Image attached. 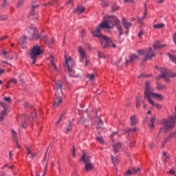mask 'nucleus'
<instances>
[{"instance_id": "obj_1", "label": "nucleus", "mask_w": 176, "mask_h": 176, "mask_svg": "<svg viewBox=\"0 0 176 176\" xmlns=\"http://www.w3.org/2000/svg\"><path fill=\"white\" fill-rule=\"evenodd\" d=\"M116 25L117 30L119 32L118 38L120 39V36L124 34L123 28L120 25V21L116 16H111L104 19V21L96 27L94 31H92L91 34L94 38H99L102 47L104 49L111 47L113 49H116L117 46L113 43L111 38L107 37L104 35L101 34V30L104 28H113V25Z\"/></svg>"}, {"instance_id": "obj_2", "label": "nucleus", "mask_w": 176, "mask_h": 176, "mask_svg": "<svg viewBox=\"0 0 176 176\" xmlns=\"http://www.w3.org/2000/svg\"><path fill=\"white\" fill-rule=\"evenodd\" d=\"M151 97L157 98V100H163V95L154 93L152 87H151V82L147 81L144 88V98L149 101V98H151Z\"/></svg>"}, {"instance_id": "obj_3", "label": "nucleus", "mask_w": 176, "mask_h": 176, "mask_svg": "<svg viewBox=\"0 0 176 176\" xmlns=\"http://www.w3.org/2000/svg\"><path fill=\"white\" fill-rule=\"evenodd\" d=\"M55 82V87H54L55 90V96L56 98L54 99V104L53 105L54 108H57L60 105V102H63V99H61V96H60L63 93V84L60 81Z\"/></svg>"}, {"instance_id": "obj_4", "label": "nucleus", "mask_w": 176, "mask_h": 176, "mask_svg": "<svg viewBox=\"0 0 176 176\" xmlns=\"http://www.w3.org/2000/svg\"><path fill=\"white\" fill-rule=\"evenodd\" d=\"M155 69L157 71H160V72H162L161 74H159L158 76H157V79H160L162 78L166 82H168L170 80V78H175L176 73H173V72L164 69V67H155Z\"/></svg>"}, {"instance_id": "obj_5", "label": "nucleus", "mask_w": 176, "mask_h": 176, "mask_svg": "<svg viewBox=\"0 0 176 176\" xmlns=\"http://www.w3.org/2000/svg\"><path fill=\"white\" fill-rule=\"evenodd\" d=\"M175 122H176V106L175 108V115L170 116L168 118V120L164 119L162 121V123L164 124V130H165V131H168V130H171V129H173L174 126L175 125Z\"/></svg>"}, {"instance_id": "obj_6", "label": "nucleus", "mask_w": 176, "mask_h": 176, "mask_svg": "<svg viewBox=\"0 0 176 176\" xmlns=\"http://www.w3.org/2000/svg\"><path fill=\"white\" fill-rule=\"evenodd\" d=\"M65 71H67L70 76H75V72L74 71V67H75V60H74V59L71 56L67 58V56H65Z\"/></svg>"}, {"instance_id": "obj_7", "label": "nucleus", "mask_w": 176, "mask_h": 176, "mask_svg": "<svg viewBox=\"0 0 176 176\" xmlns=\"http://www.w3.org/2000/svg\"><path fill=\"white\" fill-rule=\"evenodd\" d=\"M43 53V51L41 50V47L39 45H34L30 52V57L31 60H32V64L34 65L36 63V58L38 56H41Z\"/></svg>"}, {"instance_id": "obj_8", "label": "nucleus", "mask_w": 176, "mask_h": 176, "mask_svg": "<svg viewBox=\"0 0 176 176\" xmlns=\"http://www.w3.org/2000/svg\"><path fill=\"white\" fill-rule=\"evenodd\" d=\"M138 53L140 56L145 54L143 61H148V60H151V58H152V57L155 56V52L153 51V49H152V47H149L148 49L143 50H139L138 51Z\"/></svg>"}, {"instance_id": "obj_9", "label": "nucleus", "mask_w": 176, "mask_h": 176, "mask_svg": "<svg viewBox=\"0 0 176 176\" xmlns=\"http://www.w3.org/2000/svg\"><path fill=\"white\" fill-rule=\"evenodd\" d=\"M81 160L85 164L84 169L85 171H91L93 170V164L90 162V156L86 153H83Z\"/></svg>"}, {"instance_id": "obj_10", "label": "nucleus", "mask_w": 176, "mask_h": 176, "mask_svg": "<svg viewBox=\"0 0 176 176\" xmlns=\"http://www.w3.org/2000/svg\"><path fill=\"white\" fill-rule=\"evenodd\" d=\"M0 105L4 109V110H2L0 113V122H3L5 118H6V115H8V112L10 111V107L6 103L1 100Z\"/></svg>"}, {"instance_id": "obj_11", "label": "nucleus", "mask_w": 176, "mask_h": 176, "mask_svg": "<svg viewBox=\"0 0 176 176\" xmlns=\"http://www.w3.org/2000/svg\"><path fill=\"white\" fill-rule=\"evenodd\" d=\"M78 53L80 57V61L85 63V67H89L90 65V61L87 59V56H86V52H85V49L82 47H78Z\"/></svg>"}, {"instance_id": "obj_12", "label": "nucleus", "mask_w": 176, "mask_h": 176, "mask_svg": "<svg viewBox=\"0 0 176 176\" xmlns=\"http://www.w3.org/2000/svg\"><path fill=\"white\" fill-rule=\"evenodd\" d=\"M27 31L29 34H30V35H32V36L30 37V41L39 39V32H38V30H36L35 28H29L27 29Z\"/></svg>"}, {"instance_id": "obj_13", "label": "nucleus", "mask_w": 176, "mask_h": 176, "mask_svg": "<svg viewBox=\"0 0 176 176\" xmlns=\"http://www.w3.org/2000/svg\"><path fill=\"white\" fill-rule=\"evenodd\" d=\"M176 136V131L172 132L170 135H168L164 141L162 142V148H164V146L170 140H172V138H174Z\"/></svg>"}, {"instance_id": "obj_14", "label": "nucleus", "mask_w": 176, "mask_h": 176, "mask_svg": "<svg viewBox=\"0 0 176 176\" xmlns=\"http://www.w3.org/2000/svg\"><path fill=\"white\" fill-rule=\"evenodd\" d=\"M122 25L126 30V34H129L130 32V28L133 27V24L127 21L126 19H122Z\"/></svg>"}, {"instance_id": "obj_15", "label": "nucleus", "mask_w": 176, "mask_h": 176, "mask_svg": "<svg viewBox=\"0 0 176 176\" xmlns=\"http://www.w3.org/2000/svg\"><path fill=\"white\" fill-rule=\"evenodd\" d=\"M140 171H141V168H133L132 170H129L126 172V175H131L132 174H138V173H140Z\"/></svg>"}, {"instance_id": "obj_16", "label": "nucleus", "mask_w": 176, "mask_h": 176, "mask_svg": "<svg viewBox=\"0 0 176 176\" xmlns=\"http://www.w3.org/2000/svg\"><path fill=\"white\" fill-rule=\"evenodd\" d=\"M147 101H148V102H149V104L153 105V107H155L156 108V109H162V104L155 103V102H153L152 98H148V100H147Z\"/></svg>"}, {"instance_id": "obj_17", "label": "nucleus", "mask_w": 176, "mask_h": 176, "mask_svg": "<svg viewBox=\"0 0 176 176\" xmlns=\"http://www.w3.org/2000/svg\"><path fill=\"white\" fill-rule=\"evenodd\" d=\"M131 126H135L137 123H138V120H137V116H131L129 118Z\"/></svg>"}, {"instance_id": "obj_18", "label": "nucleus", "mask_w": 176, "mask_h": 176, "mask_svg": "<svg viewBox=\"0 0 176 176\" xmlns=\"http://www.w3.org/2000/svg\"><path fill=\"white\" fill-rule=\"evenodd\" d=\"M154 47V50H157V49H162V47H164V45H160V41H155V43L153 45Z\"/></svg>"}, {"instance_id": "obj_19", "label": "nucleus", "mask_w": 176, "mask_h": 176, "mask_svg": "<svg viewBox=\"0 0 176 176\" xmlns=\"http://www.w3.org/2000/svg\"><path fill=\"white\" fill-rule=\"evenodd\" d=\"M120 148H122V143L120 142H118L113 146V149L116 153L119 152V149H120Z\"/></svg>"}, {"instance_id": "obj_20", "label": "nucleus", "mask_w": 176, "mask_h": 176, "mask_svg": "<svg viewBox=\"0 0 176 176\" xmlns=\"http://www.w3.org/2000/svg\"><path fill=\"white\" fill-rule=\"evenodd\" d=\"M138 58V56L137 55L131 54L130 56V60L126 61V65H129V63H133V62L135 61V60H137Z\"/></svg>"}, {"instance_id": "obj_21", "label": "nucleus", "mask_w": 176, "mask_h": 176, "mask_svg": "<svg viewBox=\"0 0 176 176\" xmlns=\"http://www.w3.org/2000/svg\"><path fill=\"white\" fill-rule=\"evenodd\" d=\"M148 13V11L146 10V8L144 9V16L139 18L138 19V23H140V24H142L144 23V20L145 19V18L146 17V14Z\"/></svg>"}, {"instance_id": "obj_22", "label": "nucleus", "mask_w": 176, "mask_h": 176, "mask_svg": "<svg viewBox=\"0 0 176 176\" xmlns=\"http://www.w3.org/2000/svg\"><path fill=\"white\" fill-rule=\"evenodd\" d=\"M78 123L80 124H82L83 126H85V127H89V122H87V120H86V119L82 118L79 121Z\"/></svg>"}, {"instance_id": "obj_23", "label": "nucleus", "mask_w": 176, "mask_h": 176, "mask_svg": "<svg viewBox=\"0 0 176 176\" xmlns=\"http://www.w3.org/2000/svg\"><path fill=\"white\" fill-rule=\"evenodd\" d=\"M75 13H83L85 12V7L78 6L76 10H74Z\"/></svg>"}, {"instance_id": "obj_24", "label": "nucleus", "mask_w": 176, "mask_h": 176, "mask_svg": "<svg viewBox=\"0 0 176 176\" xmlns=\"http://www.w3.org/2000/svg\"><path fill=\"white\" fill-rule=\"evenodd\" d=\"M65 133L66 134H68V133H69V131H71V130H72V122H69L68 123V124L67 125L66 128H65Z\"/></svg>"}, {"instance_id": "obj_25", "label": "nucleus", "mask_w": 176, "mask_h": 176, "mask_svg": "<svg viewBox=\"0 0 176 176\" xmlns=\"http://www.w3.org/2000/svg\"><path fill=\"white\" fill-rule=\"evenodd\" d=\"M50 61L51 63V65L54 67L55 71H58L57 66L56 65V64H54V58H53V56H50Z\"/></svg>"}, {"instance_id": "obj_26", "label": "nucleus", "mask_w": 176, "mask_h": 176, "mask_svg": "<svg viewBox=\"0 0 176 176\" xmlns=\"http://www.w3.org/2000/svg\"><path fill=\"white\" fill-rule=\"evenodd\" d=\"M11 131L12 133V138L14 140L15 142H17V141H19V138H17V133L13 129Z\"/></svg>"}, {"instance_id": "obj_27", "label": "nucleus", "mask_w": 176, "mask_h": 176, "mask_svg": "<svg viewBox=\"0 0 176 176\" xmlns=\"http://www.w3.org/2000/svg\"><path fill=\"white\" fill-rule=\"evenodd\" d=\"M157 90H164V89H167V87L160 83H157Z\"/></svg>"}, {"instance_id": "obj_28", "label": "nucleus", "mask_w": 176, "mask_h": 176, "mask_svg": "<svg viewBox=\"0 0 176 176\" xmlns=\"http://www.w3.org/2000/svg\"><path fill=\"white\" fill-rule=\"evenodd\" d=\"M3 100L8 104H12V98L10 97H4Z\"/></svg>"}, {"instance_id": "obj_29", "label": "nucleus", "mask_w": 176, "mask_h": 176, "mask_svg": "<svg viewBox=\"0 0 176 176\" xmlns=\"http://www.w3.org/2000/svg\"><path fill=\"white\" fill-rule=\"evenodd\" d=\"M162 156L166 162H167V160H168V159H170V155H168L167 153H166V152H164L162 153Z\"/></svg>"}, {"instance_id": "obj_30", "label": "nucleus", "mask_w": 176, "mask_h": 176, "mask_svg": "<svg viewBox=\"0 0 176 176\" xmlns=\"http://www.w3.org/2000/svg\"><path fill=\"white\" fill-rule=\"evenodd\" d=\"M164 25V23H158V24H155L153 25V28L156 29H160V28H163V26Z\"/></svg>"}, {"instance_id": "obj_31", "label": "nucleus", "mask_w": 176, "mask_h": 176, "mask_svg": "<svg viewBox=\"0 0 176 176\" xmlns=\"http://www.w3.org/2000/svg\"><path fill=\"white\" fill-rule=\"evenodd\" d=\"M10 83H14V85H17V79L16 78H12L8 82V84L10 85Z\"/></svg>"}, {"instance_id": "obj_32", "label": "nucleus", "mask_w": 176, "mask_h": 176, "mask_svg": "<svg viewBox=\"0 0 176 176\" xmlns=\"http://www.w3.org/2000/svg\"><path fill=\"white\" fill-rule=\"evenodd\" d=\"M102 8H107L108 6V0H102Z\"/></svg>"}, {"instance_id": "obj_33", "label": "nucleus", "mask_w": 176, "mask_h": 176, "mask_svg": "<svg viewBox=\"0 0 176 176\" xmlns=\"http://www.w3.org/2000/svg\"><path fill=\"white\" fill-rule=\"evenodd\" d=\"M30 108H32V106H31L28 102H25L24 103V109H30Z\"/></svg>"}, {"instance_id": "obj_34", "label": "nucleus", "mask_w": 176, "mask_h": 176, "mask_svg": "<svg viewBox=\"0 0 176 176\" xmlns=\"http://www.w3.org/2000/svg\"><path fill=\"white\" fill-rule=\"evenodd\" d=\"M94 74H88L87 78H88L89 80H93L94 79Z\"/></svg>"}, {"instance_id": "obj_35", "label": "nucleus", "mask_w": 176, "mask_h": 176, "mask_svg": "<svg viewBox=\"0 0 176 176\" xmlns=\"http://www.w3.org/2000/svg\"><path fill=\"white\" fill-rule=\"evenodd\" d=\"M23 5H24V0H21L17 3L16 6H17V8H21L23 6Z\"/></svg>"}, {"instance_id": "obj_36", "label": "nucleus", "mask_w": 176, "mask_h": 176, "mask_svg": "<svg viewBox=\"0 0 176 176\" xmlns=\"http://www.w3.org/2000/svg\"><path fill=\"white\" fill-rule=\"evenodd\" d=\"M111 160L113 164L119 163V159L116 157H111Z\"/></svg>"}, {"instance_id": "obj_37", "label": "nucleus", "mask_w": 176, "mask_h": 176, "mask_svg": "<svg viewBox=\"0 0 176 176\" xmlns=\"http://www.w3.org/2000/svg\"><path fill=\"white\" fill-rule=\"evenodd\" d=\"M45 42H50L51 44L54 43V38H51L50 41L47 40L46 38H43Z\"/></svg>"}, {"instance_id": "obj_38", "label": "nucleus", "mask_w": 176, "mask_h": 176, "mask_svg": "<svg viewBox=\"0 0 176 176\" xmlns=\"http://www.w3.org/2000/svg\"><path fill=\"white\" fill-rule=\"evenodd\" d=\"M25 150H26V154L27 155H30L32 153V152H31V149L28 146L25 147Z\"/></svg>"}, {"instance_id": "obj_39", "label": "nucleus", "mask_w": 176, "mask_h": 176, "mask_svg": "<svg viewBox=\"0 0 176 176\" xmlns=\"http://www.w3.org/2000/svg\"><path fill=\"white\" fill-rule=\"evenodd\" d=\"M70 4L72 5V6H74V0H69L65 3L66 6H68V5H70Z\"/></svg>"}, {"instance_id": "obj_40", "label": "nucleus", "mask_w": 176, "mask_h": 176, "mask_svg": "<svg viewBox=\"0 0 176 176\" xmlns=\"http://www.w3.org/2000/svg\"><path fill=\"white\" fill-rule=\"evenodd\" d=\"M97 141H98V142H100V144H102V142H104V140L102 139V137H98L96 138Z\"/></svg>"}, {"instance_id": "obj_41", "label": "nucleus", "mask_w": 176, "mask_h": 176, "mask_svg": "<svg viewBox=\"0 0 176 176\" xmlns=\"http://www.w3.org/2000/svg\"><path fill=\"white\" fill-rule=\"evenodd\" d=\"M131 131L133 132V133H135V131H137V128L134 127V128H133V129H129L127 131V133H131Z\"/></svg>"}, {"instance_id": "obj_42", "label": "nucleus", "mask_w": 176, "mask_h": 176, "mask_svg": "<svg viewBox=\"0 0 176 176\" xmlns=\"http://www.w3.org/2000/svg\"><path fill=\"white\" fill-rule=\"evenodd\" d=\"M140 98H136V108H138L140 107Z\"/></svg>"}, {"instance_id": "obj_43", "label": "nucleus", "mask_w": 176, "mask_h": 176, "mask_svg": "<svg viewBox=\"0 0 176 176\" xmlns=\"http://www.w3.org/2000/svg\"><path fill=\"white\" fill-rule=\"evenodd\" d=\"M36 8H39V5H38V4H33L32 6V10H34V9H36Z\"/></svg>"}, {"instance_id": "obj_44", "label": "nucleus", "mask_w": 176, "mask_h": 176, "mask_svg": "<svg viewBox=\"0 0 176 176\" xmlns=\"http://www.w3.org/2000/svg\"><path fill=\"white\" fill-rule=\"evenodd\" d=\"M46 173H47V168L45 167V169H44V172L43 173V176L46 175ZM36 176H39V174L36 173Z\"/></svg>"}, {"instance_id": "obj_45", "label": "nucleus", "mask_w": 176, "mask_h": 176, "mask_svg": "<svg viewBox=\"0 0 176 176\" xmlns=\"http://www.w3.org/2000/svg\"><path fill=\"white\" fill-rule=\"evenodd\" d=\"M28 156H29L30 159H34V157H35V155H34V153H30V154H28Z\"/></svg>"}, {"instance_id": "obj_46", "label": "nucleus", "mask_w": 176, "mask_h": 176, "mask_svg": "<svg viewBox=\"0 0 176 176\" xmlns=\"http://www.w3.org/2000/svg\"><path fill=\"white\" fill-rule=\"evenodd\" d=\"M8 5H9V3H8V1L6 0H5L3 3V8H5L6 6H8Z\"/></svg>"}, {"instance_id": "obj_47", "label": "nucleus", "mask_w": 176, "mask_h": 176, "mask_svg": "<svg viewBox=\"0 0 176 176\" xmlns=\"http://www.w3.org/2000/svg\"><path fill=\"white\" fill-rule=\"evenodd\" d=\"M62 118H63V114H61V115L60 116V118H59V119L56 121V124H58L60 123V122H61Z\"/></svg>"}, {"instance_id": "obj_48", "label": "nucleus", "mask_w": 176, "mask_h": 176, "mask_svg": "<svg viewBox=\"0 0 176 176\" xmlns=\"http://www.w3.org/2000/svg\"><path fill=\"white\" fill-rule=\"evenodd\" d=\"M144 30H141V31L139 32V34H138L139 38H141V36H142V35H144Z\"/></svg>"}, {"instance_id": "obj_49", "label": "nucleus", "mask_w": 176, "mask_h": 176, "mask_svg": "<svg viewBox=\"0 0 176 176\" xmlns=\"http://www.w3.org/2000/svg\"><path fill=\"white\" fill-rule=\"evenodd\" d=\"M12 157H13V153H12V151H10L9 153V159H10V160H12Z\"/></svg>"}, {"instance_id": "obj_50", "label": "nucleus", "mask_w": 176, "mask_h": 176, "mask_svg": "<svg viewBox=\"0 0 176 176\" xmlns=\"http://www.w3.org/2000/svg\"><path fill=\"white\" fill-rule=\"evenodd\" d=\"M104 57V54L102 52H98V58H102Z\"/></svg>"}, {"instance_id": "obj_51", "label": "nucleus", "mask_w": 176, "mask_h": 176, "mask_svg": "<svg viewBox=\"0 0 176 176\" xmlns=\"http://www.w3.org/2000/svg\"><path fill=\"white\" fill-rule=\"evenodd\" d=\"M149 127H150V129H151V130H153V129H155V124H154V123H151V124H150Z\"/></svg>"}, {"instance_id": "obj_52", "label": "nucleus", "mask_w": 176, "mask_h": 176, "mask_svg": "<svg viewBox=\"0 0 176 176\" xmlns=\"http://www.w3.org/2000/svg\"><path fill=\"white\" fill-rule=\"evenodd\" d=\"M173 42L176 43V32L173 34Z\"/></svg>"}, {"instance_id": "obj_53", "label": "nucleus", "mask_w": 176, "mask_h": 176, "mask_svg": "<svg viewBox=\"0 0 176 176\" xmlns=\"http://www.w3.org/2000/svg\"><path fill=\"white\" fill-rule=\"evenodd\" d=\"M155 116L152 117L151 118V123H155Z\"/></svg>"}, {"instance_id": "obj_54", "label": "nucleus", "mask_w": 176, "mask_h": 176, "mask_svg": "<svg viewBox=\"0 0 176 176\" xmlns=\"http://www.w3.org/2000/svg\"><path fill=\"white\" fill-rule=\"evenodd\" d=\"M7 38H8V36H4L3 37H0V41H3L5 39H7Z\"/></svg>"}, {"instance_id": "obj_55", "label": "nucleus", "mask_w": 176, "mask_h": 176, "mask_svg": "<svg viewBox=\"0 0 176 176\" xmlns=\"http://www.w3.org/2000/svg\"><path fill=\"white\" fill-rule=\"evenodd\" d=\"M169 173L171 175H174V174H175V171H174L173 170H170Z\"/></svg>"}, {"instance_id": "obj_56", "label": "nucleus", "mask_w": 176, "mask_h": 176, "mask_svg": "<svg viewBox=\"0 0 176 176\" xmlns=\"http://www.w3.org/2000/svg\"><path fill=\"white\" fill-rule=\"evenodd\" d=\"M118 6L112 7V10H113V12H115V10H118Z\"/></svg>"}, {"instance_id": "obj_57", "label": "nucleus", "mask_w": 176, "mask_h": 176, "mask_svg": "<svg viewBox=\"0 0 176 176\" xmlns=\"http://www.w3.org/2000/svg\"><path fill=\"white\" fill-rule=\"evenodd\" d=\"M128 2H133V0H124V3H128Z\"/></svg>"}, {"instance_id": "obj_58", "label": "nucleus", "mask_w": 176, "mask_h": 176, "mask_svg": "<svg viewBox=\"0 0 176 176\" xmlns=\"http://www.w3.org/2000/svg\"><path fill=\"white\" fill-rule=\"evenodd\" d=\"M150 148L151 149H153V148H155V144H150Z\"/></svg>"}, {"instance_id": "obj_59", "label": "nucleus", "mask_w": 176, "mask_h": 176, "mask_svg": "<svg viewBox=\"0 0 176 176\" xmlns=\"http://www.w3.org/2000/svg\"><path fill=\"white\" fill-rule=\"evenodd\" d=\"M36 111H34V113L32 114V118L34 119V118H36Z\"/></svg>"}, {"instance_id": "obj_60", "label": "nucleus", "mask_w": 176, "mask_h": 176, "mask_svg": "<svg viewBox=\"0 0 176 176\" xmlns=\"http://www.w3.org/2000/svg\"><path fill=\"white\" fill-rule=\"evenodd\" d=\"M72 155H73V157H75V147H74L73 148Z\"/></svg>"}, {"instance_id": "obj_61", "label": "nucleus", "mask_w": 176, "mask_h": 176, "mask_svg": "<svg viewBox=\"0 0 176 176\" xmlns=\"http://www.w3.org/2000/svg\"><path fill=\"white\" fill-rule=\"evenodd\" d=\"M3 72H5V69H0V75H1V74H3Z\"/></svg>"}, {"instance_id": "obj_62", "label": "nucleus", "mask_w": 176, "mask_h": 176, "mask_svg": "<svg viewBox=\"0 0 176 176\" xmlns=\"http://www.w3.org/2000/svg\"><path fill=\"white\" fill-rule=\"evenodd\" d=\"M98 122V124H102V120L99 119Z\"/></svg>"}, {"instance_id": "obj_63", "label": "nucleus", "mask_w": 176, "mask_h": 176, "mask_svg": "<svg viewBox=\"0 0 176 176\" xmlns=\"http://www.w3.org/2000/svg\"><path fill=\"white\" fill-rule=\"evenodd\" d=\"M158 3H163L164 2V0H157Z\"/></svg>"}, {"instance_id": "obj_64", "label": "nucleus", "mask_w": 176, "mask_h": 176, "mask_svg": "<svg viewBox=\"0 0 176 176\" xmlns=\"http://www.w3.org/2000/svg\"><path fill=\"white\" fill-rule=\"evenodd\" d=\"M15 142L16 144V148H20V144L18 143V141Z\"/></svg>"}]
</instances>
